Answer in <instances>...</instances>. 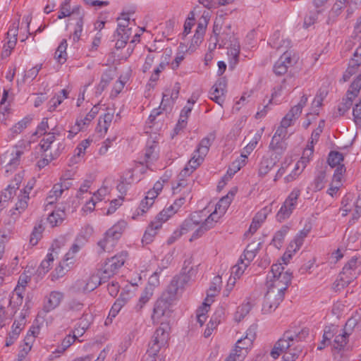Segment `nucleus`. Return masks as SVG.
<instances>
[{
    "label": "nucleus",
    "mask_w": 361,
    "mask_h": 361,
    "mask_svg": "<svg viewBox=\"0 0 361 361\" xmlns=\"http://www.w3.org/2000/svg\"><path fill=\"white\" fill-rule=\"evenodd\" d=\"M281 263L271 266L267 278V293L264 295L262 311L271 313L278 307L284 298L285 291L290 284L292 273L286 271Z\"/></svg>",
    "instance_id": "f257e3e1"
},
{
    "label": "nucleus",
    "mask_w": 361,
    "mask_h": 361,
    "mask_svg": "<svg viewBox=\"0 0 361 361\" xmlns=\"http://www.w3.org/2000/svg\"><path fill=\"white\" fill-rule=\"evenodd\" d=\"M309 334V331L302 329L300 332L295 333L290 331H286L283 337L280 338L275 344L271 352L273 358L276 359L280 354L284 353L283 356V361H295L301 352V347H292L303 339Z\"/></svg>",
    "instance_id": "f03ea898"
},
{
    "label": "nucleus",
    "mask_w": 361,
    "mask_h": 361,
    "mask_svg": "<svg viewBox=\"0 0 361 361\" xmlns=\"http://www.w3.org/2000/svg\"><path fill=\"white\" fill-rule=\"evenodd\" d=\"M127 223L125 221H119L111 227L104 234L103 239L99 240L97 245L99 248V252H110L115 247L117 240L121 237L126 229Z\"/></svg>",
    "instance_id": "7ed1b4c3"
},
{
    "label": "nucleus",
    "mask_w": 361,
    "mask_h": 361,
    "mask_svg": "<svg viewBox=\"0 0 361 361\" xmlns=\"http://www.w3.org/2000/svg\"><path fill=\"white\" fill-rule=\"evenodd\" d=\"M53 133L47 135L40 142V146L44 152V158L39 160L38 165L39 167H44L51 161L57 158L60 154L59 144L55 143V135H59L56 128L53 129Z\"/></svg>",
    "instance_id": "20e7f679"
},
{
    "label": "nucleus",
    "mask_w": 361,
    "mask_h": 361,
    "mask_svg": "<svg viewBox=\"0 0 361 361\" xmlns=\"http://www.w3.org/2000/svg\"><path fill=\"white\" fill-rule=\"evenodd\" d=\"M224 24V16L220 15L216 18L214 27L213 34L211 37L210 40L214 39L216 42H221L219 43V48L224 47L231 42H233V38H235L233 35V32L231 30V25L230 23L226 24L223 29V25Z\"/></svg>",
    "instance_id": "39448f33"
},
{
    "label": "nucleus",
    "mask_w": 361,
    "mask_h": 361,
    "mask_svg": "<svg viewBox=\"0 0 361 361\" xmlns=\"http://www.w3.org/2000/svg\"><path fill=\"white\" fill-rule=\"evenodd\" d=\"M23 154L21 147L7 150L1 157V165L5 170V173H8L15 171L20 164V157Z\"/></svg>",
    "instance_id": "423d86ee"
},
{
    "label": "nucleus",
    "mask_w": 361,
    "mask_h": 361,
    "mask_svg": "<svg viewBox=\"0 0 361 361\" xmlns=\"http://www.w3.org/2000/svg\"><path fill=\"white\" fill-rule=\"evenodd\" d=\"M300 195V190L299 189L294 188L291 191L276 214V218L278 221L283 222L290 216L296 207Z\"/></svg>",
    "instance_id": "0eeeda50"
},
{
    "label": "nucleus",
    "mask_w": 361,
    "mask_h": 361,
    "mask_svg": "<svg viewBox=\"0 0 361 361\" xmlns=\"http://www.w3.org/2000/svg\"><path fill=\"white\" fill-rule=\"evenodd\" d=\"M128 256V252L121 251L111 258L108 259L103 267L102 279H109L114 275L123 266Z\"/></svg>",
    "instance_id": "6e6552de"
},
{
    "label": "nucleus",
    "mask_w": 361,
    "mask_h": 361,
    "mask_svg": "<svg viewBox=\"0 0 361 361\" xmlns=\"http://www.w3.org/2000/svg\"><path fill=\"white\" fill-rule=\"evenodd\" d=\"M207 154H203L198 152L197 148L192 153L191 159L188 161L185 168L180 171V176H189L195 170H196L204 161Z\"/></svg>",
    "instance_id": "1a4fd4ad"
},
{
    "label": "nucleus",
    "mask_w": 361,
    "mask_h": 361,
    "mask_svg": "<svg viewBox=\"0 0 361 361\" xmlns=\"http://www.w3.org/2000/svg\"><path fill=\"white\" fill-rule=\"evenodd\" d=\"M207 154H203L198 152L197 148L192 153L191 159L188 161L185 168L180 171V176H189L195 170H196L204 161Z\"/></svg>",
    "instance_id": "9d476101"
},
{
    "label": "nucleus",
    "mask_w": 361,
    "mask_h": 361,
    "mask_svg": "<svg viewBox=\"0 0 361 361\" xmlns=\"http://www.w3.org/2000/svg\"><path fill=\"white\" fill-rule=\"evenodd\" d=\"M293 63L294 59L291 57V53L285 51L279 59L275 63L274 72L277 75H282L287 72L288 67L291 66Z\"/></svg>",
    "instance_id": "9b49d317"
},
{
    "label": "nucleus",
    "mask_w": 361,
    "mask_h": 361,
    "mask_svg": "<svg viewBox=\"0 0 361 361\" xmlns=\"http://www.w3.org/2000/svg\"><path fill=\"white\" fill-rule=\"evenodd\" d=\"M226 83L224 79H219L212 86L210 91V99L222 106L224 102V94L226 92Z\"/></svg>",
    "instance_id": "f8f14e48"
},
{
    "label": "nucleus",
    "mask_w": 361,
    "mask_h": 361,
    "mask_svg": "<svg viewBox=\"0 0 361 361\" xmlns=\"http://www.w3.org/2000/svg\"><path fill=\"white\" fill-rule=\"evenodd\" d=\"M195 216L193 215L190 219H186L182 224L179 231H174L173 235L169 238L168 243H173L176 239L180 237L182 235L194 231L195 227L198 226V221L195 219Z\"/></svg>",
    "instance_id": "ddd939ff"
},
{
    "label": "nucleus",
    "mask_w": 361,
    "mask_h": 361,
    "mask_svg": "<svg viewBox=\"0 0 361 361\" xmlns=\"http://www.w3.org/2000/svg\"><path fill=\"white\" fill-rule=\"evenodd\" d=\"M169 312V302L163 299L160 298L157 300L156 302L153 314L152 316V319L154 323H159L161 321V319L167 315Z\"/></svg>",
    "instance_id": "4468645a"
},
{
    "label": "nucleus",
    "mask_w": 361,
    "mask_h": 361,
    "mask_svg": "<svg viewBox=\"0 0 361 361\" xmlns=\"http://www.w3.org/2000/svg\"><path fill=\"white\" fill-rule=\"evenodd\" d=\"M279 157L274 154L264 156L259 163L258 173L259 176H266L279 161Z\"/></svg>",
    "instance_id": "2eb2a0df"
},
{
    "label": "nucleus",
    "mask_w": 361,
    "mask_h": 361,
    "mask_svg": "<svg viewBox=\"0 0 361 361\" xmlns=\"http://www.w3.org/2000/svg\"><path fill=\"white\" fill-rule=\"evenodd\" d=\"M361 266V257H353L343 268V274L349 279L356 277L360 273L359 267Z\"/></svg>",
    "instance_id": "dca6fc26"
},
{
    "label": "nucleus",
    "mask_w": 361,
    "mask_h": 361,
    "mask_svg": "<svg viewBox=\"0 0 361 361\" xmlns=\"http://www.w3.org/2000/svg\"><path fill=\"white\" fill-rule=\"evenodd\" d=\"M63 298V294L59 291H52L47 297L43 310L46 312H49L56 308L61 302Z\"/></svg>",
    "instance_id": "f3484780"
},
{
    "label": "nucleus",
    "mask_w": 361,
    "mask_h": 361,
    "mask_svg": "<svg viewBox=\"0 0 361 361\" xmlns=\"http://www.w3.org/2000/svg\"><path fill=\"white\" fill-rule=\"evenodd\" d=\"M228 46V55L229 56V66L231 68H233L239 60V54H240V44L236 38H233V42L227 44Z\"/></svg>",
    "instance_id": "a211bd4d"
},
{
    "label": "nucleus",
    "mask_w": 361,
    "mask_h": 361,
    "mask_svg": "<svg viewBox=\"0 0 361 361\" xmlns=\"http://www.w3.org/2000/svg\"><path fill=\"white\" fill-rule=\"evenodd\" d=\"M106 279H102V275L99 276L97 275H92L89 277L85 281H80V286L85 284L82 287L83 292H91L94 290L102 282H104Z\"/></svg>",
    "instance_id": "6ab92c4d"
},
{
    "label": "nucleus",
    "mask_w": 361,
    "mask_h": 361,
    "mask_svg": "<svg viewBox=\"0 0 361 361\" xmlns=\"http://www.w3.org/2000/svg\"><path fill=\"white\" fill-rule=\"evenodd\" d=\"M161 228L159 221H152L147 228L142 239V243L143 244H149L154 240V236L157 235V231Z\"/></svg>",
    "instance_id": "aec40b11"
},
{
    "label": "nucleus",
    "mask_w": 361,
    "mask_h": 361,
    "mask_svg": "<svg viewBox=\"0 0 361 361\" xmlns=\"http://www.w3.org/2000/svg\"><path fill=\"white\" fill-rule=\"evenodd\" d=\"M312 229L311 224H305L302 230L295 236L294 240L290 243V247H293V252L298 251L303 244L304 239L307 237Z\"/></svg>",
    "instance_id": "412c9836"
},
{
    "label": "nucleus",
    "mask_w": 361,
    "mask_h": 361,
    "mask_svg": "<svg viewBox=\"0 0 361 361\" xmlns=\"http://www.w3.org/2000/svg\"><path fill=\"white\" fill-rule=\"evenodd\" d=\"M168 325L161 323V326L155 331L152 339L159 345H166L169 340Z\"/></svg>",
    "instance_id": "4be33fe9"
},
{
    "label": "nucleus",
    "mask_w": 361,
    "mask_h": 361,
    "mask_svg": "<svg viewBox=\"0 0 361 361\" xmlns=\"http://www.w3.org/2000/svg\"><path fill=\"white\" fill-rule=\"evenodd\" d=\"M260 242H252L247 246L243 255L241 256L243 257V259L247 262V264H250V263L254 259L257 251L260 249Z\"/></svg>",
    "instance_id": "5701e85b"
},
{
    "label": "nucleus",
    "mask_w": 361,
    "mask_h": 361,
    "mask_svg": "<svg viewBox=\"0 0 361 361\" xmlns=\"http://www.w3.org/2000/svg\"><path fill=\"white\" fill-rule=\"evenodd\" d=\"M215 139L216 133L214 131L209 133L206 137H203L198 144L197 147L198 152H200V153L203 154H207Z\"/></svg>",
    "instance_id": "b1692460"
},
{
    "label": "nucleus",
    "mask_w": 361,
    "mask_h": 361,
    "mask_svg": "<svg viewBox=\"0 0 361 361\" xmlns=\"http://www.w3.org/2000/svg\"><path fill=\"white\" fill-rule=\"evenodd\" d=\"M153 295V288L147 286L142 293L135 309L137 312H141L144 306L149 301Z\"/></svg>",
    "instance_id": "393cba45"
},
{
    "label": "nucleus",
    "mask_w": 361,
    "mask_h": 361,
    "mask_svg": "<svg viewBox=\"0 0 361 361\" xmlns=\"http://www.w3.org/2000/svg\"><path fill=\"white\" fill-rule=\"evenodd\" d=\"M66 217V213L63 210L53 211L47 217V221L51 227L57 226L62 224Z\"/></svg>",
    "instance_id": "a878e982"
},
{
    "label": "nucleus",
    "mask_w": 361,
    "mask_h": 361,
    "mask_svg": "<svg viewBox=\"0 0 361 361\" xmlns=\"http://www.w3.org/2000/svg\"><path fill=\"white\" fill-rule=\"evenodd\" d=\"M78 18H75V19L77 20L74 32L73 35H71V37L73 40V42H78L82 32V27H83V16H84V12H80V8H78Z\"/></svg>",
    "instance_id": "bb28decb"
},
{
    "label": "nucleus",
    "mask_w": 361,
    "mask_h": 361,
    "mask_svg": "<svg viewBox=\"0 0 361 361\" xmlns=\"http://www.w3.org/2000/svg\"><path fill=\"white\" fill-rule=\"evenodd\" d=\"M286 145L284 140H274L272 139L269 147V149L271 150V154H274V157L277 155L280 158L281 154L286 150Z\"/></svg>",
    "instance_id": "cd10ccee"
},
{
    "label": "nucleus",
    "mask_w": 361,
    "mask_h": 361,
    "mask_svg": "<svg viewBox=\"0 0 361 361\" xmlns=\"http://www.w3.org/2000/svg\"><path fill=\"white\" fill-rule=\"evenodd\" d=\"M326 178V172L324 170L318 171L313 182L312 183V187L313 191H319L324 188Z\"/></svg>",
    "instance_id": "c85d7f7f"
},
{
    "label": "nucleus",
    "mask_w": 361,
    "mask_h": 361,
    "mask_svg": "<svg viewBox=\"0 0 361 361\" xmlns=\"http://www.w3.org/2000/svg\"><path fill=\"white\" fill-rule=\"evenodd\" d=\"M231 201V196L227 195L223 197L216 204L214 211H217V214L222 217L224 214L226 213V211L229 207Z\"/></svg>",
    "instance_id": "c756f323"
},
{
    "label": "nucleus",
    "mask_w": 361,
    "mask_h": 361,
    "mask_svg": "<svg viewBox=\"0 0 361 361\" xmlns=\"http://www.w3.org/2000/svg\"><path fill=\"white\" fill-rule=\"evenodd\" d=\"M221 217L217 214V211H214L204 221L200 224L204 228L206 231L214 228L216 224Z\"/></svg>",
    "instance_id": "7c9ffc66"
},
{
    "label": "nucleus",
    "mask_w": 361,
    "mask_h": 361,
    "mask_svg": "<svg viewBox=\"0 0 361 361\" xmlns=\"http://www.w3.org/2000/svg\"><path fill=\"white\" fill-rule=\"evenodd\" d=\"M114 118V112H107L103 115V116H100L98 121V124L97 126V131H102V123H104V132L106 133L112 120Z\"/></svg>",
    "instance_id": "2f4dec72"
},
{
    "label": "nucleus",
    "mask_w": 361,
    "mask_h": 361,
    "mask_svg": "<svg viewBox=\"0 0 361 361\" xmlns=\"http://www.w3.org/2000/svg\"><path fill=\"white\" fill-rule=\"evenodd\" d=\"M30 280V277L27 275H21L19 277L18 285L15 288V295H17V299L20 302L23 300V292L27 286L28 281Z\"/></svg>",
    "instance_id": "473e14b6"
},
{
    "label": "nucleus",
    "mask_w": 361,
    "mask_h": 361,
    "mask_svg": "<svg viewBox=\"0 0 361 361\" xmlns=\"http://www.w3.org/2000/svg\"><path fill=\"white\" fill-rule=\"evenodd\" d=\"M289 228L286 226H283L279 231H278L272 240L273 245L278 249H279L283 244L284 238L288 232Z\"/></svg>",
    "instance_id": "72a5a7b5"
},
{
    "label": "nucleus",
    "mask_w": 361,
    "mask_h": 361,
    "mask_svg": "<svg viewBox=\"0 0 361 361\" xmlns=\"http://www.w3.org/2000/svg\"><path fill=\"white\" fill-rule=\"evenodd\" d=\"M360 89H361V75H359L351 83L346 94H347L348 97L350 96V97L355 99L357 97Z\"/></svg>",
    "instance_id": "f704fd0d"
},
{
    "label": "nucleus",
    "mask_w": 361,
    "mask_h": 361,
    "mask_svg": "<svg viewBox=\"0 0 361 361\" xmlns=\"http://www.w3.org/2000/svg\"><path fill=\"white\" fill-rule=\"evenodd\" d=\"M248 265L249 264H247V262H245L244 259H243V257H240L238 263L232 267L231 275H233V276L235 278H240L243 275Z\"/></svg>",
    "instance_id": "c9c22d12"
},
{
    "label": "nucleus",
    "mask_w": 361,
    "mask_h": 361,
    "mask_svg": "<svg viewBox=\"0 0 361 361\" xmlns=\"http://www.w3.org/2000/svg\"><path fill=\"white\" fill-rule=\"evenodd\" d=\"M20 195L18 196V201L16 204V210L19 211V212H23L27 207L30 197L28 196V192L25 190V192L20 191Z\"/></svg>",
    "instance_id": "e433bc0d"
},
{
    "label": "nucleus",
    "mask_w": 361,
    "mask_h": 361,
    "mask_svg": "<svg viewBox=\"0 0 361 361\" xmlns=\"http://www.w3.org/2000/svg\"><path fill=\"white\" fill-rule=\"evenodd\" d=\"M251 308L252 305L250 302L243 303L238 307L236 310L235 314V319L238 322H240L250 312Z\"/></svg>",
    "instance_id": "4c0bfd02"
},
{
    "label": "nucleus",
    "mask_w": 361,
    "mask_h": 361,
    "mask_svg": "<svg viewBox=\"0 0 361 361\" xmlns=\"http://www.w3.org/2000/svg\"><path fill=\"white\" fill-rule=\"evenodd\" d=\"M42 64H37L30 70L25 72V74L21 80L22 83H25L27 81H32L38 75L39 71L42 69Z\"/></svg>",
    "instance_id": "58836bf2"
},
{
    "label": "nucleus",
    "mask_w": 361,
    "mask_h": 361,
    "mask_svg": "<svg viewBox=\"0 0 361 361\" xmlns=\"http://www.w3.org/2000/svg\"><path fill=\"white\" fill-rule=\"evenodd\" d=\"M54 128H56L58 133H59V130H58L57 127L55 126ZM49 126L48 124V118H44L42 121V122L38 125L35 135H44V137H47V135L51 133H53V128L51 129V132L47 133V130H49ZM60 133H59V135Z\"/></svg>",
    "instance_id": "ea45409f"
},
{
    "label": "nucleus",
    "mask_w": 361,
    "mask_h": 361,
    "mask_svg": "<svg viewBox=\"0 0 361 361\" xmlns=\"http://www.w3.org/2000/svg\"><path fill=\"white\" fill-rule=\"evenodd\" d=\"M54 260V255L53 253H49L47 256V259L43 260L38 267L37 271L39 274H45L49 271L51 268V264Z\"/></svg>",
    "instance_id": "a19ab883"
},
{
    "label": "nucleus",
    "mask_w": 361,
    "mask_h": 361,
    "mask_svg": "<svg viewBox=\"0 0 361 361\" xmlns=\"http://www.w3.org/2000/svg\"><path fill=\"white\" fill-rule=\"evenodd\" d=\"M282 88H283L282 85H280L277 88L274 89V91L271 94V98L269 100V103L267 105H265L262 110L257 112L256 116H255V117L257 118H262L263 116H264L266 115L267 112L269 110V104L271 103V102L274 97L281 94Z\"/></svg>",
    "instance_id": "79ce46f5"
},
{
    "label": "nucleus",
    "mask_w": 361,
    "mask_h": 361,
    "mask_svg": "<svg viewBox=\"0 0 361 361\" xmlns=\"http://www.w3.org/2000/svg\"><path fill=\"white\" fill-rule=\"evenodd\" d=\"M343 161V155L338 152L332 151L329 153L328 157V164L331 168L342 165L341 163Z\"/></svg>",
    "instance_id": "37998d69"
},
{
    "label": "nucleus",
    "mask_w": 361,
    "mask_h": 361,
    "mask_svg": "<svg viewBox=\"0 0 361 361\" xmlns=\"http://www.w3.org/2000/svg\"><path fill=\"white\" fill-rule=\"evenodd\" d=\"M80 8V12H84L83 10L80 7L77 6L73 8L72 11H71V0H65L62 4L61 5L60 9L67 13L69 16H72L75 19V18H78V13Z\"/></svg>",
    "instance_id": "c03bdc74"
},
{
    "label": "nucleus",
    "mask_w": 361,
    "mask_h": 361,
    "mask_svg": "<svg viewBox=\"0 0 361 361\" xmlns=\"http://www.w3.org/2000/svg\"><path fill=\"white\" fill-rule=\"evenodd\" d=\"M355 99L345 94V97L343 99L342 102L338 106V111L341 116L348 111L353 105V102Z\"/></svg>",
    "instance_id": "a18cd8bd"
},
{
    "label": "nucleus",
    "mask_w": 361,
    "mask_h": 361,
    "mask_svg": "<svg viewBox=\"0 0 361 361\" xmlns=\"http://www.w3.org/2000/svg\"><path fill=\"white\" fill-rule=\"evenodd\" d=\"M44 231V228L41 224L35 226L34 229L30 235V243L32 245H35L37 244L39 240L42 237V232Z\"/></svg>",
    "instance_id": "49530a36"
},
{
    "label": "nucleus",
    "mask_w": 361,
    "mask_h": 361,
    "mask_svg": "<svg viewBox=\"0 0 361 361\" xmlns=\"http://www.w3.org/2000/svg\"><path fill=\"white\" fill-rule=\"evenodd\" d=\"M349 333L344 331L342 334L336 336L334 338V348L336 349L341 350L345 347L348 342V336Z\"/></svg>",
    "instance_id": "de8ad7c7"
},
{
    "label": "nucleus",
    "mask_w": 361,
    "mask_h": 361,
    "mask_svg": "<svg viewBox=\"0 0 361 361\" xmlns=\"http://www.w3.org/2000/svg\"><path fill=\"white\" fill-rule=\"evenodd\" d=\"M145 161L147 163H151L158 158V154L156 151V145L147 146L145 152Z\"/></svg>",
    "instance_id": "09e8293b"
},
{
    "label": "nucleus",
    "mask_w": 361,
    "mask_h": 361,
    "mask_svg": "<svg viewBox=\"0 0 361 361\" xmlns=\"http://www.w3.org/2000/svg\"><path fill=\"white\" fill-rule=\"evenodd\" d=\"M234 0H204L203 5L209 8H216L219 6H224L230 4L233 2Z\"/></svg>",
    "instance_id": "8fccbe9b"
},
{
    "label": "nucleus",
    "mask_w": 361,
    "mask_h": 361,
    "mask_svg": "<svg viewBox=\"0 0 361 361\" xmlns=\"http://www.w3.org/2000/svg\"><path fill=\"white\" fill-rule=\"evenodd\" d=\"M75 340L76 339L74 336L71 334L66 336L62 341L61 347L57 348L54 352H53V354L58 353L59 355L63 353L69 346H71L72 343L75 342Z\"/></svg>",
    "instance_id": "3c124183"
},
{
    "label": "nucleus",
    "mask_w": 361,
    "mask_h": 361,
    "mask_svg": "<svg viewBox=\"0 0 361 361\" xmlns=\"http://www.w3.org/2000/svg\"><path fill=\"white\" fill-rule=\"evenodd\" d=\"M30 122V120L27 118H24L23 119L18 122L11 128L12 134L17 135L20 133L24 129L27 128Z\"/></svg>",
    "instance_id": "603ef678"
},
{
    "label": "nucleus",
    "mask_w": 361,
    "mask_h": 361,
    "mask_svg": "<svg viewBox=\"0 0 361 361\" xmlns=\"http://www.w3.org/2000/svg\"><path fill=\"white\" fill-rule=\"evenodd\" d=\"M252 345V343H248L247 338H241L237 341L234 351L239 352L245 356L247 349Z\"/></svg>",
    "instance_id": "864d4df0"
},
{
    "label": "nucleus",
    "mask_w": 361,
    "mask_h": 361,
    "mask_svg": "<svg viewBox=\"0 0 361 361\" xmlns=\"http://www.w3.org/2000/svg\"><path fill=\"white\" fill-rule=\"evenodd\" d=\"M175 103V100L169 96V94L164 92L163 94L162 101L161 102L159 109H162L164 111L171 110V107Z\"/></svg>",
    "instance_id": "5fc2aeb1"
},
{
    "label": "nucleus",
    "mask_w": 361,
    "mask_h": 361,
    "mask_svg": "<svg viewBox=\"0 0 361 361\" xmlns=\"http://www.w3.org/2000/svg\"><path fill=\"white\" fill-rule=\"evenodd\" d=\"M355 63L356 61L351 59L348 68L346 69L343 75V81H348L353 75L356 73L357 68L360 65H356Z\"/></svg>",
    "instance_id": "6e6d98bb"
},
{
    "label": "nucleus",
    "mask_w": 361,
    "mask_h": 361,
    "mask_svg": "<svg viewBox=\"0 0 361 361\" xmlns=\"http://www.w3.org/2000/svg\"><path fill=\"white\" fill-rule=\"evenodd\" d=\"M173 214V213H171V209L169 207L164 209L161 212H159L157 215L154 221H159L161 226L162 224L166 221Z\"/></svg>",
    "instance_id": "4d7b16f0"
},
{
    "label": "nucleus",
    "mask_w": 361,
    "mask_h": 361,
    "mask_svg": "<svg viewBox=\"0 0 361 361\" xmlns=\"http://www.w3.org/2000/svg\"><path fill=\"white\" fill-rule=\"evenodd\" d=\"M18 24L17 25H15L13 24V28L9 29L8 32H7V35H9L10 34H13V39H10L6 44H4V47L6 49H9L10 51H11L16 46V42H17V33H16V28H18Z\"/></svg>",
    "instance_id": "13d9d810"
},
{
    "label": "nucleus",
    "mask_w": 361,
    "mask_h": 361,
    "mask_svg": "<svg viewBox=\"0 0 361 361\" xmlns=\"http://www.w3.org/2000/svg\"><path fill=\"white\" fill-rule=\"evenodd\" d=\"M164 346L165 345H159V343L155 342L152 339L149 343L147 355L155 357L159 353L161 348Z\"/></svg>",
    "instance_id": "bf43d9fd"
},
{
    "label": "nucleus",
    "mask_w": 361,
    "mask_h": 361,
    "mask_svg": "<svg viewBox=\"0 0 361 361\" xmlns=\"http://www.w3.org/2000/svg\"><path fill=\"white\" fill-rule=\"evenodd\" d=\"M186 176H180V173L178 176V181L176 185L172 187L173 193H177L181 191L182 188H185L188 185V180L185 179Z\"/></svg>",
    "instance_id": "052dcab7"
},
{
    "label": "nucleus",
    "mask_w": 361,
    "mask_h": 361,
    "mask_svg": "<svg viewBox=\"0 0 361 361\" xmlns=\"http://www.w3.org/2000/svg\"><path fill=\"white\" fill-rule=\"evenodd\" d=\"M289 126H283V122L281 121L280 126L276 129L272 139L274 140H283V138L286 136L288 131L287 128Z\"/></svg>",
    "instance_id": "680f3d73"
},
{
    "label": "nucleus",
    "mask_w": 361,
    "mask_h": 361,
    "mask_svg": "<svg viewBox=\"0 0 361 361\" xmlns=\"http://www.w3.org/2000/svg\"><path fill=\"white\" fill-rule=\"evenodd\" d=\"M194 276L195 275H192V274H190L188 273L185 274V273L181 272L180 275L178 277L174 278L175 279H176V281L180 285V290H182L184 288V286L188 283H189V281L191 280L192 277Z\"/></svg>",
    "instance_id": "e2e57ef3"
},
{
    "label": "nucleus",
    "mask_w": 361,
    "mask_h": 361,
    "mask_svg": "<svg viewBox=\"0 0 361 361\" xmlns=\"http://www.w3.org/2000/svg\"><path fill=\"white\" fill-rule=\"evenodd\" d=\"M181 272L188 273L192 275H195L197 273L196 269L192 266V259L189 258L184 261Z\"/></svg>",
    "instance_id": "0e129e2a"
},
{
    "label": "nucleus",
    "mask_w": 361,
    "mask_h": 361,
    "mask_svg": "<svg viewBox=\"0 0 361 361\" xmlns=\"http://www.w3.org/2000/svg\"><path fill=\"white\" fill-rule=\"evenodd\" d=\"M334 176H333V183H341L342 176L343 173L345 171V168L343 164L336 166Z\"/></svg>",
    "instance_id": "69168bd1"
},
{
    "label": "nucleus",
    "mask_w": 361,
    "mask_h": 361,
    "mask_svg": "<svg viewBox=\"0 0 361 361\" xmlns=\"http://www.w3.org/2000/svg\"><path fill=\"white\" fill-rule=\"evenodd\" d=\"M180 290V285L176 281V279H173L168 287V291L170 294V298L175 297L176 295H178Z\"/></svg>",
    "instance_id": "338daca9"
},
{
    "label": "nucleus",
    "mask_w": 361,
    "mask_h": 361,
    "mask_svg": "<svg viewBox=\"0 0 361 361\" xmlns=\"http://www.w3.org/2000/svg\"><path fill=\"white\" fill-rule=\"evenodd\" d=\"M353 120L357 126L361 127V102L357 104L353 110Z\"/></svg>",
    "instance_id": "774afa93"
}]
</instances>
